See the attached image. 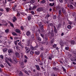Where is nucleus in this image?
<instances>
[{
  "label": "nucleus",
  "mask_w": 76,
  "mask_h": 76,
  "mask_svg": "<svg viewBox=\"0 0 76 76\" xmlns=\"http://www.w3.org/2000/svg\"><path fill=\"white\" fill-rule=\"evenodd\" d=\"M37 48H38V46H37V45L34 47H32V45H31L30 48V49H31L32 50H36Z\"/></svg>",
  "instance_id": "f257e3e1"
},
{
  "label": "nucleus",
  "mask_w": 76,
  "mask_h": 76,
  "mask_svg": "<svg viewBox=\"0 0 76 76\" xmlns=\"http://www.w3.org/2000/svg\"><path fill=\"white\" fill-rule=\"evenodd\" d=\"M25 49H26L25 52L26 53H29V52L30 51V49H29V48L25 47Z\"/></svg>",
  "instance_id": "f03ea898"
},
{
  "label": "nucleus",
  "mask_w": 76,
  "mask_h": 76,
  "mask_svg": "<svg viewBox=\"0 0 76 76\" xmlns=\"http://www.w3.org/2000/svg\"><path fill=\"white\" fill-rule=\"evenodd\" d=\"M60 45L62 47L64 46V42L63 40L61 39L60 41Z\"/></svg>",
  "instance_id": "7ed1b4c3"
},
{
  "label": "nucleus",
  "mask_w": 76,
  "mask_h": 76,
  "mask_svg": "<svg viewBox=\"0 0 76 76\" xmlns=\"http://www.w3.org/2000/svg\"><path fill=\"white\" fill-rule=\"evenodd\" d=\"M13 50L12 49H8V53L9 54H10V53H13Z\"/></svg>",
  "instance_id": "20e7f679"
},
{
  "label": "nucleus",
  "mask_w": 76,
  "mask_h": 76,
  "mask_svg": "<svg viewBox=\"0 0 76 76\" xmlns=\"http://www.w3.org/2000/svg\"><path fill=\"white\" fill-rule=\"evenodd\" d=\"M5 59H6L7 60H8V61H10L11 63H13V61H12V59H11V58H6Z\"/></svg>",
  "instance_id": "39448f33"
},
{
  "label": "nucleus",
  "mask_w": 76,
  "mask_h": 76,
  "mask_svg": "<svg viewBox=\"0 0 76 76\" xmlns=\"http://www.w3.org/2000/svg\"><path fill=\"white\" fill-rule=\"evenodd\" d=\"M16 7H17V4H15L12 7V9H13L14 11L16 10Z\"/></svg>",
  "instance_id": "423d86ee"
},
{
  "label": "nucleus",
  "mask_w": 76,
  "mask_h": 76,
  "mask_svg": "<svg viewBox=\"0 0 76 76\" xmlns=\"http://www.w3.org/2000/svg\"><path fill=\"white\" fill-rule=\"evenodd\" d=\"M68 42H71V44H72V45H74V44H75V41L73 40H69Z\"/></svg>",
  "instance_id": "0eeeda50"
},
{
  "label": "nucleus",
  "mask_w": 76,
  "mask_h": 76,
  "mask_svg": "<svg viewBox=\"0 0 76 76\" xmlns=\"http://www.w3.org/2000/svg\"><path fill=\"white\" fill-rule=\"evenodd\" d=\"M48 37H46L45 38V40L44 41V43H46V42H47L48 43Z\"/></svg>",
  "instance_id": "6e6552de"
},
{
  "label": "nucleus",
  "mask_w": 76,
  "mask_h": 76,
  "mask_svg": "<svg viewBox=\"0 0 76 76\" xmlns=\"http://www.w3.org/2000/svg\"><path fill=\"white\" fill-rule=\"evenodd\" d=\"M37 12H41V11H42V10H43V9H42V8H38L37 9Z\"/></svg>",
  "instance_id": "1a4fd4ad"
},
{
  "label": "nucleus",
  "mask_w": 76,
  "mask_h": 76,
  "mask_svg": "<svg viewBox=\"0 0 76 76\" xmlns=\"http://www.w3.org/2000/svg\"><path fill=\"white\" fill-rule=\"evenodd\" d=\"M31 37L32 38V40L33 41H34L35 40V35L34 34H32L31 36Z\"/></svg>",
  "instance_id": "9d476101"
},
{
  "label": "nucleus",
  "mask_w": 76,
  "mask_h": 76,
  "mask_svg": "<svg viewBox=\"0 0 76 76\" xmlns=\"http://www.w3.org/2000/svg\"><path fill=\"white\" fill-rule=\"evenodd\" d=\"M5 11H6V12H9V11L10 10V8H9L8 7H6L5 8Z\"/></svg>",
  "instance_id": "9b49d317"
},
{
  "label": "nucleus",
  "mask_w": 76,
  "mask_h": 76,
  "mask_svg": "<svg viewBox=\"0 0 76 76\" xmlns=\"http://www.w3.org/2000/svg\"><path fill=\"white\" fill-rule=\"evenodd\" d=\"M61 10H62V13H63V14H64V15H65V14H66V10H65L64 8H62Z\"/></svg>",
  "instance_id": "f8f14e48"
},
{
  "label": "nucleus",
  "mask_w": 76,
  "mask_h": 76,
  "mask_svg": "<svg viewBox=\"0 0 76 76\" xmlns=\"http://www.w3.org/2000/svg\"><path fill=\"white\" fill-rule=\"evenodd\" d=\"M17 20V18L15 16H14L13 17V19H12V21L13 22H15L16 20Z\"/></svg>",
  "instance_id": "ddd939ff"
},
{
  "label": "nucleus",
  "mask_w": 76,
  "mask_h": 76,
  "mask_svg": "<svg viewBox=\"0 0 76 76\" xmlns=\"http://www.w3.org/2000/svg\"><path fill=\"white\" fill-rule=\"evenodd\" d=\"M35 66L36 67L37 70H40V68H39V65H36Z\"/></svg>",
  "instance_id": "4468645a"
},
{
  "label": "nucleus",
  "mask_w": 76,
  "mask_h": 76,
  "mask_svg": "<svg viewBox=\"0 0 76 76\" xmlns=\"http://www.w3.org/2000/svg\"><path fill=\"white\" fill-rule=\"evenodd\" d=\"M5 62L8 64V65L9 67H11V65H10V64L8 62V61H7V60L6 59H5Z\"/></svg>",
  "instance_id": "2eb2a0df"
},
{
  "label": "nucleus",
  "mask_w": 76,
  "mask_h": 76,
  "mask_svg": "<svg viewBox=\"0 0 76 76\" xmlns=\"http://www.w3.org/2000/svg\"><path fill=\"white\" fill-rule=\"evenodd\" d=\"M53 56L52 55V54H50V55L49 56V60H51L53 58Z\"/></svg>",
  "instance_id": "dca6fc26"
},
{
  "label": "nucleus",
  "mask_w": 76,
  "mask_h": 76,
  "mask_svg": "<svg viewBox=\"0 0 76 76\" xmlns=\"http://www.w3.org/2000/svg\"><path fill=\"white\" fill-rule=\"evenodd\" d=\"M30 44V41L28 40L27 42L26 43V45H27V46H29L30 47V48H31V46L29 45Z\"/></svg>",
  "instance_id": "f3484780"
},
{
  "label": "nucleus",
  "mask_w": 76,
  "mask_h": 76,
  "mask_svg": "<svg viewBox=\"0 0 76 76\" xmlns=\"http://www.w3.org/2000/svg\"><path fill=\"white\" fill-rule=\"evenodd\" d=\"M26 34L27 36H30V35H31V32L29 31H28L27 32Z\"/></svg>",
  "instance_id": "a211bd4d"
},
{
  "label": "nucleus",
  "mask_w": 76,
  "mask_h": 76,
  "mask_svg": "<svg viewBox=\"0 0 76 76\" xmlns=\"http://www.w3.org/2000/svg\"><path fill=\"white\" fill-rule=\"evenodd\" d=\"M7 48H5L3 49L2 50L3 51V52L4 53H6V52H7Z\"/></svg>",
  "instance_id": "6ab92c4d"
},
{
  "label": "nucleus",
  "mask_w": 76,
  "mask_h": 76,
  "mask_svg": "<svg viewBox=\"0 0 76 76\" xmlns=\"http://www.w3.org/2000/svg\"><path fill=\"white\" fill-rule=\"evenodd\" d=\"M10 24V25L11 27H14V26H13V23H11L10 21H9L8 22Z\"/></svg>",
  "instance_id": "aec40b11"
},
{
  "label": "nucleus",
  "mask_w": 76,
  "mask_h": 76,
  "mask_svg": "<svg viewBox=\"0 0 76 76\" xmlns=\"http://www.w3.org/2000/svg\"><path fill=\"white\" fill-rule=\"evenodd\" d=\"M54 4H55V3L54 2L53 3H50L49 4V6H51V7H53V6Z\"/></svg>",
  "instance_id": "412c9836"
},
{
  "label": "nucleus",
  "mask_w": 76,
  "mask_h": 76,
  "mask_svg": "<svg viewBox=\"0 0 76 76\" xmlns=\"http://www.w3.org/2000/svg\"><path fill=\"white\" fill-rule=\"evenodd\" d=\"M24 63L23 62H22L21 63V66L22 67V68H24L25 66H24Z\"/></svg>",
  "instance_id": "4be33fe9"
},
{
  "label": "nucleus",
  "mask_w": 76,
  "mask_h": 76,
  "mask_svg": "<svg viewBox=\"0 0 76 76\" xmlns=\"http://www.w3.org/2000/svg\"><path fill=\"white\" fill-rule=\"evenodd\" d=\"M17 14L16 16H17V18H19V11H17Z\"/></svg>",
  "instance_id": "5701e85b"
},
{
  "label": "nucleus",
  "mask_w": 76,
  "mask_h": 76,
  "mask_svg": "<svg viewBox=\"0 0 76 76\" xmlns=\"http://www.w3.org/2000/svg\"><path fill=\"white\" fill-rule=\"evenodd\" d=\"M70 51L71 52H72V53H74V54H76V51H75V50L71 49L70 50Z\"/></svg>",
  "instance_id": "b1692460"
},
{
  "label": "nucleus",
  "mask_w": 76,
  "mask_h": 76,
  "mask_svg": "<svg viewBox=\"0 0 76 76\" xmlns=\"http://www.w3.org/2000/svg\"><path fill=\"white\" fill-rule=\"evenodd\" d=\"M43 28H44V25H42L40 27V29H41L42 32H44V29H43Z\"/></svg>",
  "instance_id": "393cba45"
},
{
  "label": "nucleus",
  "mask_w": 76,
  "mask_h": 76,
  "mask_svg": "<svg viewBox=\"0 0 76 76\" xmlns=\"http://www.w3.org/2000/svg\"><path fill=\"white\" fill-rule=\"evenodd\" d=\"M54 30L56 34L57 33V29L56 28V27L54 28Z\"/></svg>",
  "instance_id": "a878e982"
},
{
  "label": "nucleus",
  "mask_w": 76,
  "mask_h": 76,
  "mask_svg": "<svg viewBox=\"0 0 76 76\" xmlns=\"http://www.w3.org/2000/svg\"><path fill=\"white\" fill-rule=\"evenodd\" d=\"M35 54H37V55H38L39 54V51H36L35 52Z\"/></svg>",
  "instance_id": "bb28decb"
},
{
  "label": "nucleus",
  "mask_w": 76,
  "mask_h": 76,
  "mask_svg": "<svg viewBox=\"0 0 76 76\" xmlns=\"http://www.w3.org/2000/svg\"><path fill=\"white\" fill-rule=\"evenodd\" d=\"M38 31H39V34H40L41 37H42V38H44V35L43 34H41V32H40V30H38Z\"/></svg>",
  "instance_id": "cd10ccee"
},
{
  "label": "nucleus",
  "mask_w": 76,
  "mask_h": 76,
  "mask_svg": "<svg viewBox=\"0 0 76 76\" xmlns=\"http://www.w3.org/2000/svg\"><path fill=\"white\" fill-rule=\"evenodd\" d=\"M38 24L39 26L40 27L41 26H42V22H40V23H38Z\"/></svg>",
  "instance_id": "c85d7f7f"
},
{
  "label": "nucleus",
  "mask_w": 76,
  "mask_h": 76,
  "mask_svg": "<svg viewBox=\"0 0 76 76\" xmlns=\"http://www.w3.org/2000/svg\"><path fill=\"white\" fill-rule=\"evenodd\" d=\"M19 54L18 53L15 52V55L16 57H19Z\"/></svg>",
  "instance_id": "c756f323"
},
{
  "label": "nucleus",
  "mask_w": 76,
  "mask_h": 76,
  "mask_svg": "<svg viewBox=\"0 0 76 76\" xmlns=\"http://www.w3.org/2000/svg\"><path fill=\"white\" fill-rule=\"evenodd\" d=\"M5 32H6V33H8V32H9V29H7L5 30Z\"/></svg>",
  "instance_id": "7c9ffc66"
},
{
  "label": "nucleus",
  "mask_w": 76,
  "mask_h": 76,
  "mask_svg": "<svg viewBox=\"0 0 76 76\" xmlns=\"http://www.w3.org/2000/svg\"><path fill=\"white\" fill-rule=\"evenodd\" d=\"M12 34L13 35H14V36H17V34H16V33H15V32H13L12 33Z\"/></svg>",
  "instance_id": "2f4dec72"
},
{
  "label": "nucleus",
  "mask_w": 76,
  "mask_h": 76,
  "mask_svg": "<svg viewBox=\"0 0 76 76\" xmlns=\"http://www.w3.org/2000/svg\"><path fill=\"white\" fill-rule=\"evenodd\" d=\"M16 47L17 50H19V47L18 46V45H16Z\"/></svg>",
  "instance_id": "473e14b6"
},
{
  "label": "nucleus",
  "mask_w": 76,
  "mask_h": 76,
  "mask_svg": "<svg viewBox=\"0 0 76 76\" xmlns=\"http://www.w3.org/2000/svg\"><path fill=\"white\" fill-rule=\"evenodd\" d=\"M67 28H68V29H71V28H72V26L69 25L67 26Z\"/></svg>",
  "instance_id": "72a5a7b5"
},
{
  "label": "nucleus",
  "mask_w": 76,
  "mask_h": 76,
  "mask_svg": "<svg viewBox=\"0 0 76 76\" xmlns=\"http://www.w3.org/2000/svg\"><path fill=\"white\" fill-rule=\"evenodd\" d=\"M30 54H31V55H33L34 54V52L33 51H31L30 52Z\"/></svg>",
  "instance_id": "f704fd0d"
},
{
  "label": "nucleus",
  "mask_w": 76,
  "mask_h": 76,
  "mask_svg": "<svg viewBox=\"0 0 76 76\" xmlns=\"http://www.w3.org/2000/svg\"><path fill=\"white\" fill-rule=\"evenodd\" d=\"M39 64L40 66H43V63L41 62H40Z\"/></svg>",
  "instance_id": "c9c22d12"
},
{
  "label": "nucleus",
  "mask_w": 76,
  "mask_h": 76,
  "mask_svg": "<svg viewBox=\"0 0 76 76\" xmlns=\"http://www.w3.org/2000/svg\"><path fill=\"white\" fill-rule=\"evenodd\" d=\"M58 17H59V18H60V17H61V16H62V13L58 14Z\"/></svg>",
  "instance_id": "e433bc0d"
},
{
  "label": "nucleus",
  "mask_w": 76,
  "mask_h": 76,
  "mask_svg": "<svg viewBox=\"0 0 76 76\" xmlns=\"http://www.w3.org/2000/svg\"><path fill=\"white\" fill-rule=\"evenodd\" d=\"M15 31L16 32H17V33H19V30L18 29H16Z\"/></svg>",
  "instance_id": "4c0bfd02"
},
{
  "label": "nucleus",
  "mask_w": 76,
  "mask_h": 76,
  "mask_svg": "<svg viewBox=\"0 0 76 76\" xmlns=\"http://www.w3.org/2000/svg\"><path fill=\"white\" fill-rule=\"evenodd\" d=\"M56 17H57V15H54L53 17V19H56V18H57Z\"/></svg>",
  "instance_id": "58836bf2"
},
{
  "label": "nucleus",
  "mask_w": 76,
  "mask_h": 76,
  "mask_svg": "<svg viewBox=\"0 0 76 76\" xmlns=\"http://www.w3.org/2000/svg\"><path fill=\"white\" fill-rule=\"evenodd\" d=\"M35 36H36V37H37H37H38L39 36V34H37V33H35Z\"/></svg>",
  "instance_id": "ea45409f"
},
{
  "label": "nucleus",
  "mask_w": 76,
  "mask_h": 76,
  "mask_svg": "<svg viewBox=\"0 0 76 76\" xmlns=\"http://www.w3.org/2000/svg\"><path fill=\"white\" fill-rule=\"evenodd\" d=\"M31 19V16H29L28 17V20H30Z\"/></svg>",
  "instance_id": "a19ab883"
},
{
  "label": "nucleus",
  "mask_w": 76,
  "mask_h": 76,
  "mask_svg": "<svg viewBox=\"0 0 76 76\" xmlns=\"http://www.w3.org/2000/svg\"><path fill=\"white\" fill-rule=\"evenodd\" d=\"M23 75V73H22V72L21 71H20L19 72V75L20 76H22Z\"/></svg>",
  "instance_id": "79ce46f5"
},
{
  "label": "nucleus",
  "mask_w": 76,
  "mask_h": 76,
  "mask_svg": "<svg viewBox=\"0 0 76 76\" xmlns=\"http://www.w3.org/2000/svg\"><path fill=\"white\" fill-rule=\"evenodd\" d=\"M37 38L38 41H41V38L39 37H37Z\"/></svg>",
  "instance_id": "37998d69"
},
{
  "label": "nucleus",
  "mask_w": 76,
  "mask_h": 76,
  "mask_svg": "<svg viewBox=\"0 0 76 76\" xmlns=\"http://www.w3.org/2000/svg\"><path fill=\"white\" fill-rule=\"evenodd\" d=\"M41 3H45V0H43L41 1Z\"/></svg>",
  "instance_id": "c03bdc74"
},
{
  "label": "nucleus",
  "mask_w": 76,
  "mask_h": 76,
  "mask_svg": "<svg viewBox=\"0 0 76 76\" xmlns=\"http://www.w3.org/2000/svg\"><path fill=\"white\" fill-rule=\"evenodd\" d=\"M0 66L1 67H2V68H4V65L2 64H0Z\"/></svg>",
  "instance_id": "a18cd8bd"
},
{
  "label": "nucleus",
  "mask_w": 76,
  "mask_h": 76,
  "mask_svg": "<svg viewBox=\"0 0 76 76\" xmlns=\"http://www.w3.org/2000/svg\"><path fill=\"white\" fill-rule=\"evenodd\" d=\"M0 58H1V59H3V58H4V57H3V55L0 56Z\"/></svg>",
  "instance_id": "49530a36"
},
{
  "label": "nucleus",
  "mask_w": 76,
  "mask_h": 76,
  "mask_svg": "<svg viewBox=\"0 0 76 76\" xmlns=\"http://www.w3.org/2000/svg\"><path fill=\"white\" fill-rule=\"evenodd\" d=\"M20 48H23V45H22L21 44H20Z\"/></svg>",
  "instance_id": "de8ad7c7"
},
{
  "label": "nucleus",
  "mask_w": 76,
  "mask_h": 76,
  "mask_svg": "<svg viewBox=\"0 0 76 76\" xmlns=\"http://www.w3.org/2000/svg\"><path fill=\"white\" fill-rule=\"evenodd\" d=\"M13 60L14 61H16V58L15 57H13Z\"/></svg>",
  "instance_id": "09e8293b"
},
{
  "label": "nucleus",
  "mask_w": 76,
  "mask_h": 76,
  "mask_svg": "<svg viewBox=\"0 0 76 76\" xmlns=\"http://www.w3.org/2000/svg\"><path fill=\"white\" fill-rule=\"evenodd\" d=\"M36 8H37V6H34L33 7L32 9H33V10L35 9H36Z\"/></svg>",
  "instance_id": "8fccbe9b"
},
{
  "label": "nucleus",
  "mask_w": 76,
  "mask_h": 76,
  "mask_svg": "<svg viewBox=\"0 0 76 76\" xmlns=\"http://www.w3.org/2000/svg\"><path fill=\"white\" fill-rule=\"evenodd\" d=\"M70 8L72 9L73 8V6L72 5H70Z\"/></svg>",
  "instance_id": "3c124183"
},
{
  "label": "nucleus",
  "mask_w": 76,
  "mask_h": 76,
  "mask_svg": "<svg viewBox=\"0 0 76 76\" xmlns=\"http://www.w3.org/2000/svg\"><path fill=\"white\" fill-rule=\"evenodd\" d=\"M69 47H66L65 48V49L66 50H69Z\"/></svg>",
  "instance_id": "603ef678"
},
{
  "label": "nucleus",
  "mask_w": 76,
  "mask_h": 76,
  "mask_svg": "<svg viewBox=\"0 0 76 76\" xmlns=\"http://www.w3.org/2000/svg\"><path fill=\"white\" fill-rule=\"evenodd\" d=\"M25 73H26V74L27 75H29V73H28V72H27L26 71H25Z\"/></svg>",
  "instance_id": "864d4df0"
},
{
  "label": "nucleus",
  "mask_w": 76,
  "mask_h": 76,
  "mask_svg": "<svg viewBox=\"0 0 76 76\" xmlns=\"http://www.w3.org/2000/svg\"><path fill=\"white\" fill-rule=\"evenodd\" d=\"M5 23L6 24H4V25L5 26H7V25H8V23Z\"/></svg>",
  "instance_id": "5fc2aeb1"
},
{
  "label": "nucleus",
  "mask_w": 76,
  "mask_h": 76,
  "mask_svg": "<svg viewBox=\"0 0 76 76\" xmlns=\"http://www.w3.org/2000/svg\"><path fill=\"white\" fill-rule=\"evenodd\" d=\"M58 13L59 14L61 13V10H59Z\"/></svg>",
  "instance_id": "6e6d98bb"
},
{
  "label": "nucleus",
  "mask_w": 76,
  "mask_h": 76,
  "mask_svg": "<svg viewBox=\"0 0 76 76\" xmlns=\"http://www.w3.org/2000/svg\"><path fill=\"white\" fill-rule=\"evenodd\" d=\"M62 69L63 70H64V72H66V69H64V67H62Z\"/></svg>",
  "instance_id": "4d7b16f0"
},
{
  "label": "nucleus",
  "mask_w": 76,
  "mask_h": 76,
  "mask_svg": "<svg viewBox=\"0 0 76 76\" xmlns=\"http://www.w3.org/2000/svg\"><path fill=\"white\" fill-rule=\"evenodd\" d=\"M51 76H57V75H56L54 73H53L51 75Z\"/></svg>",
  "instance_id": "13d9d810"
},
{
  "label": "nucleus",
  "mask_w": 76,
  "mask_h": 76,
  "mask_svg": "<svg viewBox=\"0 0 76 76\" xmlns=\"http://www.w3.org/2000/svg\"><path fill=\"white\" fill-rule=\"evenodd\" d=\"M17 43H18V42H17V41H16L15 42L14 44H15L16 46V45H17Z\"/></svg>",
  "instance_id": "bf43d9fd"
},
{
  "label": "nucleus",
  "mask_w": 76,
  "mask_h": 76,
  "mask_svg": "<svg viewBox=\"0 0 76 76\" xmlns=\"http://www.w3.org/2000/svg\"><path fill=\"white\" fill-rule=\"evenodd\" d=\"M56 45L55 44V45H53V47L54 48H56Z\"/></svg>",
  "instance_id": "052dcab7"
},
{
  "label": "nucleus",
  "mask_w": 76,
  "mask_h": 76,
  "mask_svg": "<svg viewBox=\"0 0 76 76\" xmlns=\"http://www.w3.org/2000/svg\"><path fill=\"white\" fill-rule=\"evenodd\" d=\"M24 57L26 58V59H28V57L26 56H24Z\"/></svg>",
  "instance_id": "680f3d73"
},
{
  "label": "nucleus",
  "mask_w": 76,
  "mask_h": 76,
  "mask_svg": "<svg viewBox=\"0 0 76 76\" xmlns=\"http://www.w3.org/2000/svg\"><path fill=\"white\" fill-rule=\"evenodd\" d=\"M20 28L21 30H23V27L21 26L20 27Z\"/></svg>",
  "instance_id": "e2e57ef3"
},
{
  "label": "nucleus",
  "mask_w": 76,
  "mask_h": 76,
  "mask_svg": "<svg viewBox=\"0 0 76 76\" xmlns=\"http://www.w3.org/2000/svg\"><path fill=\"white\" fill-rule=\"evenodd\" d=\"M40 57H44V55H43V54H41V55H40Z\"/></svg>",
  "instance_id": "0e129e2a"
},
{
  "label": "nucleus",
  "mask_w": 76,
  "mask_h": 76,
  "mask_svg": "<svg viewBox=\"0 0 76 76\" xmlns=\"http://www.w3.org/2000/svg\"><path fill=\"white\" fill-rule=\"evenodd\" d=\"M61 26V24H59V25H58V28H60Z\"/></svg>",
  "instance_id": "69168bd1"
},
{
  "label": "nucleus",
  "mask_w": 76,
  "mask_h": 76,
  "mask_svg": "<svg viewBox=\"0 0 76 76\" xmlns=\"http://www.w3.org/2000/svg\"><path fill=\"white\" fill-rule=\"evenodd\" d=\"M46 17H47V18H49V17H50V15H49V14L47 15Z\"/></svg>",
  "instance_id": "338daca9"
},
{
  "label": "nucleus",
  "mask_w": 76,
  "mask_h": 76,
  "mask_svg": "<svg viewBox=\"0 0 76 76\" xmlns=\"http://www.w3.org/2000/svg\"><path fill=\"white\" fill-rule=\"evenodd\" d=\"M0 11H1V12H3V9L2 8H0Z\"/></svg>",
  "instance_id": "774afa93"
}]
</instances>
